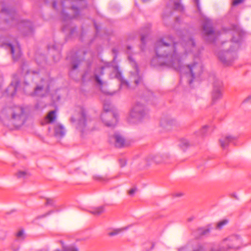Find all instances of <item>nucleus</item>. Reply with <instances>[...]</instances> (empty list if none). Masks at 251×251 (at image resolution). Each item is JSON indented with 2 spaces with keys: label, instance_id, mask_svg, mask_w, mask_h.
<instances>
[{
  "label": "nucleus",
  "instance_id": "nucleus-62",
  "mask_svg": "<svg viewBox=\"0 0 251 251\" xmlns=\"http://www.w3.org/2000/svg\"><path fill=\"white\" fill-rule=\"evenodd\" d=\"M150 0H141V1H142V2L143 3H146V2H147L148 1H149Z\"/></svg>",
  "mask_w": 251,
  "mask_h": 251
},
{
  "label": "nucleus",
  "instance_id": "nucleus-24",
  "mask_svg": "<svg viewBox=\"0 0 251 251\" xmlns=\"http://www.w3.org/2000/svg\"><path fill=\"white\" fill-rule=\"evenodd\" d=\"M117 177V176H115L114 178ZM93 178L96 181L106 182H107L109 180L114 178V177L108 178L106 175L105 176H102L99 175H95L93 176Z\"/></svg>",
  "mask_w": 251,
  "mask_h": 251
},
{
  "label": "nucleus",
  "instance_id": "nucleus-46",
  "mask_svg": "<svg viewBox=\"0 0 251 251\" xmlns=\"http://www.w3.org/2000/svg\"><path fill=\"white\" fill-rule=\"evenodd\" d=\"M245 0H233L232 2V4L233 6H237L241 3H242Z\"/></svg>",
  "mask_w": 251,
  "mask_h": 251
},
{
  "label": "nucleus",
  "instance_id": "nucleus-37",
  "mask_svg": "<svg viewBox=\"0 0 251 251\" xmlns=\"http://www.w3.org/2000/svg\"><path fill=\"white\" fill-rule=\"evenodd\" d=\"M15 236L18 239L24 240L25 238L24 229L23 228L20 229L16 233Z\"/></svg>",
  "mask_w": 251,
  "mask_h": 251
},
{
  "label": "nucleus",
  "instance_id": "nucleus-32",
  "mask_svg": "<svg viewBox=\"0 0 251 251\" xmlns=\"http://www.w3.org/2000/svg\"><path fill=\"white\" fill-rule=\"evenodd\" d=\"M63 251H79L78 248L74 245L63 246Z\"/></svg>",
  "mask_w": 251,
  "mask_h": 251
},
{
  "label": "nucleus",
  "instance_id": "nucleus-5",
  "mask_svg": "<svg viewBox=\"0 0 251 251\" xmlns=\"http://www.w3.org/2000/svg\"><path fill=\"white\" fill-rule=\"evenodd\" d=\"M201 36L207 43H214L216 42L215 30L212 21L206 18L201 25Z\"/></svg>",
  "mask_w": 251,
  "mask_h": 251
},
{
  "label": "nucleus",
  "instance_id": "nucleus-18",
  "mask_svg": "<svg viewBox=\"0 0 251 251\" xmlns=\"http://www.w3.org/2000/svg\"><path fill=\"white\" fill-rule=\"evenodd\" d=\"M160 124L161 126L166 128L169 126L178 127L180 126V123L176 120L171 117L162 118Z\"/></svg>",
  "mask_w": 251,
  "mask_h": 251
},
{
  "label": "nucleus",
  "instance_id": "nucleus-64",
  "mask_svg": "<svg viewBox=\"0 0 251 251\" xmlns=\"http://www.w3.org/2000/svg\"><path fill=\"white\" fill-rule=\"evenodd\" d=\"M60 243L62 244V246H65V245H64V242H63L62 241H61H61H60Z\"/></svg>",
  "mask_w": 251,
  "mask_h": 251
},
{
  "label": "nucleus",
  "instance_id": "nucleus-55",
  "mask_svg": "<svg viewBox=\"0 0 251 251\" xmlns=\"http://www.w3.org/2000/svg\"><path fill=\"white\" fill-rule=\"evenodd\" d=\"M20 249L19 247H18L17 248H14L13 246H12V249L13 251H18Z\"/></svg>",
  "mask_w": 251,
  "mask_h": 251
},
{
  "label": "nucleus",
  "instance_id": "nucleus-10",
  "mask_svg": "<svg viewBox=\"0 0 251 251\" xmlns=\"http://www.w3.org/2000/svg\"><path fill=\"white\" fill-rule=\"evenodd\" d=\"M78 115V118L77 120L75 127L81 132V135H83L87 129V123L88 120L87 111L85 108L81 107Z\"/></svg>",
  "mask_w": 251,
  "mask_h": 251
},
{
  "label": "nucleus",
  "instance_id": "nucleus-26",
  "mask_svg": "<svg viewBox=\"0 0 251 251\" xmlns=\"http://www.w3.org/2000/svg\"><path fill=\"white\" fill-rule=\"evenodd\" d=\"M91 66L90 65H89L87 66V68L85 71L84 74L82 75V81H85L87 78L90 79L92 77L94 78V75L92 76L91 74Z\"/></svg>",
  "mask_w": 251,
  "mask_h": 251
},
{
  "label": "nucleus",
  "instance_id": "nucleus-34",
  "mask_svg": "<svg viewBox=\"0 0 251 251\" xmlns=\"http://www.w3.org/2000/svg\"><path fill=\"white\" fill-rule=\"evenodd\" d=\"M208 126H204L199 131L196 132L195 134L197 136H204L207 135V131Z\"/></svg>",
  "mask_w": 251,
  "mask_h": 251
},
{
  "label": "nucleus",
  "instance_id": "nucleus-13",
  "mask_svg": "<svg viewBox=\"0 0 251 251\" xmlns=\"http://www.w3.org/2000/svg\"><path fill=\"white\" fill-rule=\"evenodd\" d=\"M170 155L168 154L164 155H161L159 153L155 154H150L147 156L145 159V161L146 162V166H149L151 163L154 162L156 164L160 163L162 162H165V159L169 158Z\"/></svg>",
  "mask_w": 251,
  "mask_h": 251
},
{
  "label": "nucleus",
  "instance_id": "nucleus-35",
  "mask_svg": "<svg viewBox=\"0 0 251 251\" xmlns=\"http://www.w3.org/2000/svg\"><path fill=\"white\" fill-rule=\"evenodd\" d=\"M154 244L152 242H148L144 244V249L142 251H151L153 249Z\"/></svg>",
  "mask_w": 251,
  "mask_h": 251
},
{
  "label": "nucleus",
  "instance_id": "nucleus-6",
  "mask_svg": "<svg viewBox=\"0 0 251 251\" xmlns=\"http://www.w3.org/2000/svg\"><path fill=\"white\" fill-rule=\"evenodd\" d=\"M130 117L136 121L141 122L148 118V110L144 104L137 102L130 110Z\"/></svg>",
  "mask_w": 251,
  "mask_h": 251
},
{
  "label": "nucleus",
  "instance_id": "nucleus-60",
  "mask_svg": "<svg viewBox=\"0 0 251 251\" xmlns=\"http://www.w3.org/2000/svg\"><path fill=\"white\" fill-rule=\"evenodd\" d=\"M131 47L130 46H129L128 45L127 47H126V49L127 50H131Z\"/></svg>",
  "mask_w": 251,
  "mask_h": 251
},
{
  "label": "nucleus",
  "instance_id": "nucleus-47",
  "mask_svg": "<svg viewBox=\"0 0 251 251\" xmlns=\"http://www.w3.org/2000/svg\"><path fill=\"white\" fill-rule=\"evenodd\" d=\"M93 24H94V27L96 29V34H98L100 31V27L97 25V24L95 20H93Z\"/></svg>",
  "mask_w": 251,
  "mask_h": 251
},
{
  "label": "nucleus",
  "instance_id": "nucleus-12",
  "mask_svg": "<svg viewBox=\"0 0 251 251\" xmlns=\"http://www.w3.org/2000/svg\"><path fill=\"white\" fill-rule=\"evenodd\" d=\"M180 12H183L184 10V7L181 3L180 0L175 1L174 2V7L173 8L170 7L169 4H167L166 10L162 14V18L165 20L166 18L170 17L173 14L172 9Z\"/></svg>",
  "mask_w": 251,
  "mask_h": 251
},
{
  "label": "nucleus",
  "instance_id": "nucleus-9",
  "mask_svg": "<svg viewBox=\"0 0 251 251\" xmlns=\"http://www.w3.org/2000/svg\"><path fill=\"white\" fill-rule=\"evenodd\" d=\"M87 51L84 50H78L71 53L70 63L73 70L77 69L81 62L84 60Z\"/></svg>",
  "mask_w": 251,
  "mask_h": 251
},
{
  "label": "nucleus",
  "instance_id": "nucleus-43",
  "mask_svg": "<svg viewBox=\"0 0 251 251\" xmlns=\"http://www.w3.org/2000/svg\"><path fill=\"white\" fill-rule=\"evenodd\" d=\"M112 52L114 54L113 61V62H115L116 59H117V56H118V53H119V51H118V50L117 49L113 48L112 49Z\"/></svg>",
  "mask_w": 251,
  "mask_h": 251
},
{
  "label": "nucleus",
  "instance_id": "nucleus-49",
  "mask_svg": "<svg viewBox=\"0 0 251 251\" xmlns=\"http://www.w3.org/2000/svg\"><path fill=\"white\" fill-rule=\"evenodd\" d=\"M53 212V210L49 211L48 212H47V213H45L44 214H43V215H41L40 216H39L38 217H37V218L38 219H41V218H45L46 216L49 215L51 213H52Z\"/></svg>",
  "mask_w": 251,
  "mask_h": 251
},
{
  "label": "nucleus",
  "instance_id": "nucleus-48",
  "mask_svg": "<svg viewBox=\"0 0 251 251\" xmlns=\"http://www.w3.org/2000/svg\"><path fill=\"white\" fill-rule=\"evenodd\" d=\"M194 2L196 5L197 10L199 12L200 14H201V10L200 5V0H194Z\"/></svg>",
  "mask_w": 251,
  "mask_h": 251
},
{
  "label": "nucleus",
  "instance_id": "nucleus-38",
  "mask_svg": "<svg viewBox=\"0 0 251 251\" xmlns=\"http://www.w3.org/2000/svg\"><path fill=\"white\" fill-rule=\"evenodd\" d=\"M146 35L142 34L141 37V45L140 46V49L142 51H144L146 47Z\"/></svg>",
  "mask_w": 251,
  "mask_h": 251
},
{
  "label": "nucleus",
  "instance_id": "nucleus-52",
  "mask_svg": "<svg viewBox=\"0 0 251 251\" xmlns=\"http://www.w3.org/2000/svg\"><path fill=\"white\" fill-rule=\"evenodd\" d=\"M76 27L75 26L71 28L70 30L69 34L70 36H72L73 35V34L76 31Z\"/></svg>",
  "mask_w": 251,
  "mask_h": 251
},
{
  "label": "nucleus",
  "instance_id": "nucleus-23",
  "mask_svg": "<svg viewBox=\"0 0 251 251\" xmlns=\"http://www.w3.org/2000/svg\"><path fill=\"white\" fill-rule=\"evenodd\" d=\"M105 211L104 205L93 207L91 210L89 211L90 213L95 215H100L101 213H103Z\"/></svg>",
  "mask_w": 251,
  "mask_h": 251
},
{
  "label": "nucleus",
  "instance_id": "nucleus-39",
  "mask_svg": "<svg viewBox=\"0 0 251 251\" xmlns=\"http://www.w3.org/2000/svg\"><path fill=\"white\" fill-rule=\"evenodd\" d=\"M228 223V220L225 219L218 222L216 226L217 229H221L224 226L226 225Z\"/></svg>",
  "mask_w": 251,
  "mask_h": 251
},
{
  "label": "nucleus",
  "instance_id": "nucleus-3",
  "mask_svg": "<svg viewBox=\"0 0 251 251\" xmlns=\"http://www.w3.org/2000/svg\"><path fill=\"white\" fill-rule=\"evenodd\" d=\"M231 27L234 31L231 41L235 43L236 47L231 46L229 49L218 53L219 60L225 66H231L237 58L236 50L240 47L243 38L246 35V32L241 29L237 25L232 24Z\"/></svg>",
  "mask_w": 251,
  "mask_h": 251
},
{
  "label": "nucleus",
  "instance_id": "nucleus-63",
  "mask_svg": "<svg viewBox=\"0 0 251 251\" xmlns=\"http://www.w3.org/2000/svg\"><path fill=\"white\" fill-rule=\"evenodd\" d=\"M32 73L33 74H38V73L36 71H32Z\"/></svg>",
  "mask_w": 251,
  "mask_h": 251
},
{
  "label": "nucleus",
  "instance_id": "nucleus-42",
  "mask_svg": "<svg viewBox=\"0 0 251 251\" xmlns=\"http://www.w3.org/2000/svg\"><path fill=\"white\" fill-rule=\"evenodd\" d=\"M46 202L45 203V205H51L52 206H55L54 201L53 199L50 198H46Z\"/></svg>",
  "mask_w": 251,
  "mask_h": 251
},
{
  "label": "nucleus",
  "instance_id": "nucleus-53",
  "mask_svg": "<svg viewBox=\"0 0 251 251\" xmlns=\"http://www.w3.org/2000/svg\"><path fill=\"white\" fill-rule=\"evenodd\" d=\"M183 196V194L181 193H176L173 195V196L175 197H180Z\"/></svg>",
  "mask_w": 251,
  "mask_h": 251
},
{
  "label": "nucleus",
  "instance_id": "nucleus-8",
  "mask_svg": "<svg viewBox=\"0 0 251 251\" xmlns=\"http://www.w3.org/2000/svg\"><path fill=\"white\" fill-rule=\"evenodd\" d=\"M224 90L222 81L215 79L213 83V90L211 92V104L214 105L218 102L223 98Z\"/></svg>",
  "mask_w": 251,
  "mask_h": 251
},
{
  "label": "nucleus",
  "instance_id": "nucleus-21",
  "mask_svg": "<svg viewBox=\"0 0 251 251\" xmlns=\"http://www.w3.org/2000/svg\"><path fill=\"white\" fill-rule=\"evenodd\" d=\"M59 48L60 46L56 44L55 43L52 45L51 47L50 45L48 46V50H50V49H52L56 53V59L55 56L54 55H52V58L55 62H57L61 56L60 49H59Z\"/></svg>",
  "mask_w": 251,
  "mask_h": 251
},
{
  "label": "nucleus",
  "instance_id": "nucleus-22",
  "mask_svg": "<svg viewBox=\"0 0 251 251\" xmlns=\"http://www.w3.org/2000/svg\"><path fill=\"white\" fill-rule=\"evenodd\" d=\"M239 247H235L233 245H227V247L220 246L218 248H212L211 251H228L230 249L237 250Z\"/></svg>",
  "mask_w": 251,
  "mask_h": 251
},
{
  "label": "nucleus",
  "instance_id": "nucleus-11",
  "mask_svg": "<svg viewBox=\"0 0 251 251\" xmlns=\"http://www.w3.org/2000/svg\"><path fill=\"white\" fill-rule=\"evenodd\" d=\"M4 46H7L10 48V53L14 61H18L20 59L21 53L19 52L15 54V48L11 43V36L10 35H0V47H3Z\"/></svg>",
  "mask_w": 251,
  "mask_h": 251
},
{
  "label": "nucleus",
  "instance_id": "nucleus-20",
  "mask_svg": "<svg viewBox=\"0 0 251 251\" xmlns=\"http://www.w3.org/2000/svg\"><path fill=\"white\" fill-rule=\"evenodd\" d=\"M115 140V146L118 148H123L125 147L126 140L119 133L115 132L113 135Z\"/></svg>",
  "mask_w": 251,
  "mask_h": 251
},
{
  "label": "nucleus",
  "instance_id": "nucleus-41",
  "mask_svg": "<svg viewBox=\"0 0 251 251\" xmlns=\"http://www.w3.org/2000/svg\"><path fill=\"white\" fill-rule=\"evenodd\" d=\"M27 175V173L25 171H19L16 174V176L18 178H25Z\"/></svg>",
  "mask_w": 251,
  "mask_h": 251
},
{
  "label": "nucleus",
  "instance_id": "nucleus-54",
  "mask_svg": "<svg viewBox=\"0 0 251 251\" xmlns=\"http://www.w3.org/2000/svg\"><path fill=\"white\" fill-rule=\"evenodd\" d=\"M57 6V2L55 0H53L52 2V7L54 9H56Z\"/></svg>",
  "mask_w": 251,
  "mask_h": 251
},
{
  "label": "nucleus",
  "instance_id": "nucleus-59",
  "mask_svg": "<svg viewBox=\"0 0 251 251\" xmlns=\"http://www.w3.org/2000/svg\"><path fill=\"white\" fill-rule=\"evenodd\" d=\"M231 197H234L236 200H238V198L237 197L235 193L232 194Z\"/></svg>",
  "mask_w": 251,
  "mask_h": 251
},
{
  "label": "nucleus",
  "instance_id": "nucleus-16",
  "mask_svg": "<svg viewBox=\"0 0 251 251\" xmlns=\"http://www.w3.org/2000/svg\"><path fill=\"white\" fill-rule=\"evenodd\" d=\"M127 59L130 63H132L133 67L135 69L136 76L135 79H134V83L136 85H138L143 82V78L142 75H139V69L138 64L131 55H128Z\"/></svg>",
  "mask_w": 251,
  "mask_h": 251
},
{
  "label": "nucleus",
  "instance_id": "nucleus-4",
  "mask_svg": "<svg viewBox=\"0 0 251 251\" xmlns=\"http://www.w3.org/2000/svg\"><path fill=\"white\" fill-rule=\"evenodd\" d=\"M103 109L105 112L101 115V120L106 126L114 127L118 121V114L112 110L108 102H104Z\"/></svg>",
  "mask_w": 251,
  "mask_h": 251
},
{
  "label": "nucleus",
  "instance_id": "nucleus-44",
  "mask_svg": "<svg viewBox=\"0 0 251 251\" xmlns=\"http://www.w3.org/2000/svg\"><path fill=\"white\" fill-rule=\"evenodd\" d=\"M121 231H122V229H114L113 231L109 232L108 233V235L110 236H113L116 235L118 234H119Z\"/></svg>",
  "mask_w": 251,
  "mask_h": 251
},
{
  "label": "nucleus",
  "instance_id": "nucleus-27",
  "mask_svg": "<svg viewBox=\"0 0 251 251\" xmlns=\"http://www.w3.org/2000/svg\"><path fill=\"white\" fill-rule=\"evenodd\" d=\"M113 69L114 70L113 71V73L115 74V77L116 79L120 80V79L123 77L122 72L120 70L118 65H116L114 66Z\"/></svg>",
  "mask_w": 251,
  "mask_h": 251
},
{
  "label": "nucleus",
  "instance_id": "nucleus-29",
  "mask_svg": "<svg viewBox=\"0 0 251 251\" xmlns=\"http://www.w3.org/2000/svg\"><path fill=\"white\" fill-rule=\"evenodd\" d=\"M47 118L49 120L50 123H54L56 119V111L51 110L49 112L47 115Z\"/></svg>",
  "mask_w": 251,
  "mask_h": 251
},
{
  "label": "nucleus",
  "instance_id": "nucleus-1",
  "mask_svg": "<svg viewBox=\"0 0 251 251\" xmlns=\"http://www.w3.org/2000/svg\"><path fill=\"white\" fill-rule=\"evenodd\" d=\"M168 38L170 42H165L163 38H160L155 43L154 51L156 57L151 60V65L155 66V62L158 58H164L166 59L165 61L160 63L159 65H169L173 67L176 71L181 73L185 66L176 50V46L178 43L175 41L172 36H169Z\"/></svg>",
  "mask_w": 251,
  "mask_h": 251
},
{
  "label": "nucleus",
  "instance_id": "nucleus-36",
  "mask_svg": "<svg viewBox=\"0 0 251 251\" xmlns=\"http://www.w3.org/2000/svg\"><path fill=\"white\" fill-rule=\"evenodd\" d=\"M44 89L43 85H37L35 88L34 92L32 93V96H40V92H42Z\"/></svg>",
  "mask_w": 251,
  "mask_h": 251
},
{
  "label": "nucleus",
  "instance_id": "nucleus-58",
  "mask_svg": "<svg viewBox=\"0 0 251 251\" xmlns=\"http://www.w3.org/2000/svg\"><path fill=\"white\" fill-rule=\"evenodd\" d=\"M194 219V217L192 216L190 218H189L187 220L188 222H192Z\"/></svg>",
  "mask_w": 251,
  "mask_h": 251
},
{
  "label": "nucleus",
  "instance_id": "nucleus-17",
  "mask_svg": "<svg viewBox=\"0 0 251 251\" xmlns=\"http://www.w3.org/2000/svg\"><path fill=\"white\" fill-rule=\"evenodd\" d=\"M20 81L16 80L15 81H12L9 85L5 90L4 94L8 97L13 98L16 94L17 88L19 87Z\"/></svg>",
  "mask_w": 251,
  "mask_h": 251
},
{
  "label": "nucleus",
  "instance_id": "nucleus-30",
  "mask_svg": "<svg viewBox=\"0 0 251 251\" xmlns=\"http://www.w3.org/2000/svg\"><path fill=\"white\" fill-rule=\"evenodd\" d=\"M54 134L55 136L60 135L61 137L64 136V127L62 125H59L57 128H55Z\"/></svg>",
  "mask_w": 251,
  "mask_h": 251
},
{
  "label": "nucleus",
  "instance_id": "nucleus-61",
  "mask_svg": "<svg viewBox=\"0 0 251 251\" xmlns=\"http://www.w3.org/2000/svg\"><path fill=\"white\" fill-rule=\"evenodd\" d=\"M192 44L193 47H195L196 44H195V41L193 39L192 40Z\"/></svg>",
  "mask_w": 251,
  "mask_h": 251
},
{
  "label": "nucleus",
  "instance_id": "nucleus-57",
  "mask_svg": "<svg viewBox=\"0 0 251 251\" xmlns=\"http://www.w3.org/2000/svg\"><path fill=\"white\" fill-rule=\"evenodd\" d=\"M67 27H67V25H63V27H62V31H66V30H67Z\"/></svg>",
  "mask_w": 251,
  "mask_h": 251
},
{
  "label": "nucleus",
  "instance_id": "nucleus-51",
  "mask_svg": "<svg viewBox=\"0 0 251 251\" xmlns=\"http://www.w3.org/2000/svg\"><path fill=\"white\" fill-rule=\"evenodd\" d=\"M249 102L251 103V95L248 96L247 98H246L242 102V103Z\"/></svg>",
  "mask_w": 251,
  "mask_h": 251
},
{
  "label": "nucleus",
  "instance_id": "nucleus-50",
  "mask_svg": "<svg viewBox=\"0 0 251 251\" xmlns=\"http://www.w3.org/2000/svg\"><path fill=\"white\" fill-rule=\"evenodd\" d=\"M136 191H137L136 187L132 188L128 191V195L130 196H133Z\"/></svg>",
  "mask_w": 251,
  "mask_h": 251
},
{
  "label": "nucleus",
  "instance_id": "nucleus-56",
  "mask_svg": "<svg viewBox=\"0 0 251 251\" xmlns=\"http://www.w3.org/2000/svg\"><path fill=\"white\" fill-rule=\"evenodd\" d=\"M70 121L71 123H74L76 121V120H75V119L74 117L72 116V117H71V118L70 119Z\"/></svg>",
  "mask_w": 251,
  "mask_h": 251
},
{
  "label": "nucleus",
  "instance_id": "nucleus-19",
  "mask_svg": "<svg viewBox=\"0 0 251 251\" xmlns=\"http://www.w3.org/2000/svg\"><path fill=\"white\" fill-rule=\"evenodd\" d=\"M238 139V136H232V135H226L224 140L220 139L219 142L220 143L221 146L223 148L225 149L228 146L229 143H232L234 145H236V143L234 142L236 141Z\"/></svg>",
  "mask_w": 251,
  "mask_h": 251
},
{
  "label": "nucleus",
  "instance_id": "nucleus-15",
  "mask_svg": "<svg viewBox=\"0 0 251 251\" xmlns=\"http://www.w3.org/2000/svg\"><path fill=\"white\" fill-rule=\"evenodd\" d=\"M213 228L212 224H208L206 226L198 228L194 232V234L197 238L207 237Z\"/></svg>",
  "mask_w": 251,
  "mask_h": 251
},
{
  "label": "nucleus",
  "instance_id": "nucleus-33",
  "mask_svg": "<svg viewBox=\"0 0 251 251\" xmlns=\"http://www.w3.org/2000/svg\"><path fill=\"white\" fill-rule=\"evenodd\" d=\"M27 67V64L26 62H23L21 63L20 68L22 71V73L25 74V75L30 73V70L28 69Z\"/></svg>",
  "mask_w": 251,
  "mask_h": 251
},
{
  "label": "nucleus",
  "instance_id": "nucleus-14",
  "mask_svg": "<svg viewBox=\"0 0 251 251\" xmlns=\"http://www.w3.org/2000/svg\"><path fill=\"white\" fill-rule=\"evenodd\" d=\"M114 62L113 60L111 62H105L104 64V66H101L100 68L95 69V71L96 72H98L99 74H94V79L98 85L100 86L103 85V83L102 80L100 79V76L103 75L105 68L112 67L113 68L114 65H113V63Z\"/></svg>",
  "mask_w": 251,
  "mask_h": 251
},
{
  "label": "nucleus",
  "instance_id": "nucleus-31",
  "mask_svg": "<svg viewBox=\"0 0 251 251\" xmlns=\"http://www.w3.org/2000/svg\"><path fill=\"white\" fill-rule=\"evenodd\" d=\"M178 251H189V250L186 247H185L179 249ZM192 251H205V249L202 245H199L196 248L194 249Z\"/></svg>",
  "mask_w": 251,
  "mask_h": 251
},
{
  "label": "nucleus",
  "instance_id": "nucleus-45",
  "mask_svg": "<svg viewBox=\"0 0 251 251\" xmlns=\"http://www.w3.org/2000/svg\"><path fill=\"white\" fill-rule=\"evenodd\" d=\"M119 162L121 168L124 167L126 165L127 162L125 159H119Z\"/></svg>",
  "mask_w": 251,
  "mask_h": 251
},
{
  "label": "nucleus",
  "instance_id": "nucleus-28",
  "mask_svg": "<svg viewBox=\"0 0 251 251\" xmlns=\"http://www.w3.org/2000/svg\"><path fill=\"white\" fill-rule=\"evenodd\" d=\"M190 146L189 142L186 139H181L179 141V146L183 151H185Z\"/></svg>",
  "mask_w": 251,
  "mask_h": 251
},
{
  "label": "nucleus",
  "instance_id": "nucleus-7",
  "mask_svg": "<svg viewBox=\"0 0 251 251\" xmlns=\"http://www.w3.org/2000/svg\"><path fill=\"white\" fill-rule=\"evenodd\" d=\"M25 109L20 106H15L13 107L11 112V119L15 126H21L25 122Z\"/></svg>",
  "mask_w": 251,
  "mask_h": 251
},
{
  "label": "nucleus",
  "instance_id": "nucleus-25",
  "mask_svg": "<svg viewBox=\"0 0 251 251\" xmlns=\"http://www.w3.org/2000/svg\"><path fill=\"white\" fill-rule=\"evenodd\" d=\"M197 64V63H194V64H193L192 65H188L187 66V67L189 70L191 76V79L189 80V84H191L193 82V81L195 78V73L193 72V70L195 69Z\"/></svg>",
  "mask_w": 251,
  "mask_h": 251
},
{
  "label": "nucleus",
  "instance_id": "nucleus-2",
  "mask_svg": "<svg viewBox=\"0 0 251 251\" xmlns=\"http://www.w3.org/2000/svg\"><path fill=\"white\" fill-rule=\"evenodd\" d=\"M16 26L24 36H32L34 32L33 23L29 20H20L15 8L6 6L2 2L0 12V31Z\"/></svg>",
  "mask_w": 251,
  "mask_h": 251
},
{
  "label": "nucleus",
  "instance_id": "nucleus-40",
  "mask_svg": "<svg viewBox=\"0 0 251 251\" xmlns=\"http://www.w3.org/2000/svg\"><path fill=\"white\" fill-rule=\"evenodd\" d=\"M119 80L120 81V88L123 86H126V88L129 87V82L126 80L125 79L124 77Z\"/></svg>",
  "mask_w": 251,
  "mask_h": 251
}]
</instances>
